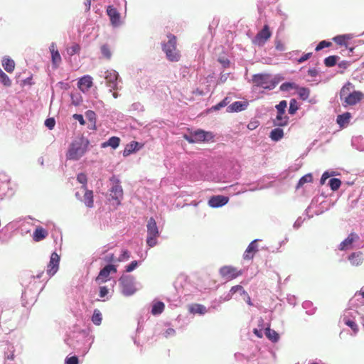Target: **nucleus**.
<instances>
[{
	"instance_id": "f257e3e1",
	"label": "nucleus",
	"mask_w": 364,
	"mask_h": 364,
	"mask_svg": "<svg viewBox=\"0 0 364 364\" xmlns=\"http://www.w3.org/2000/svg\"><path fill=\"white\" fill-rule=\"evenodd\" d=\"M353 85L348 82L340 90V99L344 106L355 105L364 98V94L360 91L353 90Z\"/></svg>"
},
{
	"instance_id": "f03ea898",
	"label": "nucleus",
	"mask_w": 364,
	"mask_h": 364,
	"mask_svg": "<svg viewBox=\"0 0 364 364\" xmlns=\"http://www.w3.org/2000/svg\"><path fill=\"white\" fill-rule=\"evenodd\" d=\"M89 144V140L85 137H80L75 139L70 144L67 151V159L73 161L80 159L86 153Z\"/></svg>"
},
{
	"instance_id": "7ed1b4c3",
	"label": "nucleus",
	"mask_w": 364,
	"mask_h": 364,
	"mask_svg": "<svg viewBox=\"0 0 364 364\" xmlns=\"http://www.w3.org/2000/svg\"><path fill=\"white\" fill-rule=\"evenodd\" d=\"M168 41L161 44L162 50L165 53L166 58L171 62L180 60L181 55L177 49V38L171 33L167 34Z\"/></svg>"
},
{
	"instance_id": "20e7f679",
	"label": "nucleus",
	"mask_w": 364,
	"mask_h": 364,
	"mask_svg": "<svg viewBox=\"0 0 364 364\" xmlns=\"http://www.w3.org/2000/svg\"><path fill=\"white\" fill-rule=\"evenodd\" d=\"M75 198L82 202L87 208H92L94 206L93 191L88 190L87 187L80 186L75 193Z\"/></svg>"
},
{
	"instance_id": "39448f33",
	"label": "nucleus",
	"mask_w": 364,
	"mask_h": 364,
	"mask_svg": "<svg viewBox=\"0 0 364 364\" xmlns=\"http://www.w3.org/2000/svg\"><path fill=\"white\" fill-rule=\"evenodd\" d=\"M147 238L146 244L153 247L157 244V238L159 236V229L155 220L151 218L147 223Z\"/></svg>"
},
{
	"instance_id": "423d86ee",
	"label": "nucleus",
	"mask_w": 364,
	"mask_h": 364,
	"mask_svg": "<svg viewBox=\"0 0 364 364\" xmlns=\"http://www.w3.org/2000/svg\"><path fill=\"white\" fill-rule=\"evenodd\" d=\"M252 82L257 87H260L267 90H272L276 84L271 80V77L267 74H257L252 77Z\"/></svg>"
},
{
	"instance_id": "0eeeda50",
	"label": "nucleus",
	"mask_w": 364,
	"mask_h": 364,
	"mask_svg": "<svg viewBox=\"0 0 364 364\" xmlns=\"http://www.w3.org/2000/svg\"><path fill=\"white\" fill-rule=\"evenodd\" d=\"M110 181L112 183V186L110 188V196L112 199L116 200L117 205H119L124 198V191L120 185V181L114 176H112Z\"/></svg>"
},
{
	"instance_id": "6e6552de",
	"label": "nucleus",
	"mask_w": 364,
	"mask_h": 364,
	"mask_svg": "<svg viewBox=\"0 0 364 364\" xmlns=\"http://www.w3.org/2000/svg\"><path fill=\"white\" fill-rule=\"evenodd\" d=\"M220 275L222 278L227 281H231L236 279L237 277L242 274V271L237 269V268L230 266L225 265L219 269Z\"/></svg>"
},
{
	"instance_id": "1a4fd4ad",
	"label": "nucleus",
	"mask_w": 364,
	"mask_h": 364,
	"mask_svg": "<svg viewBox=\"0 0 364 364\" xmlns=\"http://www.w3.org/2000/svg\"><path fill=\"white\" fill-rule=\"evenodd\" d=\"M122 287V291L126 296H130L135 293L136 288L134 287V278L130 276H123L119 279Z\"/></svg>"
},
{
	"instance_id": "9d476101",
	"label": "nucleus",
	"mask_w": 364,
	"mask_h": 364,
	"mask_svg": "<svg viewBox=\"0 0 364 364\" xmlns=\"http://www.w3.org/2000/svg\"><path fill=\"white\" fill-rule=\"evenodd\" d=\"M118 77V73L114 70H109L105 72V83L110 88V91L117 89Z\"/></svg>"
},
{
	"instance_id": "9b49d317",
	"label": "nucleus",
	"mask_w": 364,
	"mask_h": 364,
	"mask_svg": "<svg viewBox=\"0 0 364 364\" xmlns=\"http://www.w3.org/2000/svg\"><path fill=\"white\" fill-rule=\"evenodd\" d=\"M272 33L268 25H264L263 28L256 35L253 42L258 46H263L271 37Z\"/></svg>"
},
{
	"instance_id": "f8f14e48",
	"label": "nucleus",
	"mask_w": 364,
	"mask_h": 364,
	"mask_svg": "<svg viewBox=\"0 0 364 364\" xmlns=\"http://www.w3.org/2000/svg\"><path fill=\"white\" fill-rule=\"evenodd\" d=\"M60 257L56 252H53L50 262L47 266V273L49 276H53L58 270Z\"/></svg>"
},
{
	"instance_id": "ddd939ff",
	"label": "nucleus",
	"mask_w": 364,
	"mask_h": 364,
	"mask_svg": "<svg viewBox=\"0 0 364 364\" xmlns=\"http://www.w3.org/2000/svg\"><path fill=\"white\" fill-rule=\"evenodd\" d=\"M107 14L109 17L111 24L114 27H117L121 24V16L118 11L112 6H108L107 8Z\"/></svg>"
},
{
	"instance_id": "4468645a",
	"label": "nucleus",
	"mask_w": 364,
	"mask_h": 364,
	"mask_svg": "<svg viewBox=\"0 0 364 364\" xmlns=\"http://www.w3.org/2000/svg\"><path fill=\"white\" fill-rule=\"evenodd\" d=\"M195 141L198 142H208L213 139L214 135L210 132H205L202 129H198L193 132Z\"/></svg>"
},
{
	"instance_id": "2eb2a0df",
	"label": "nucleus",
	"mask_w": 364,
	"mask_h": 364,
	"mask_svg": "<svg viewBox=\"0 0 364 364\" xmlns=\"http://www.w3.org/2000/svg\"><path fill=\"white\" fill-rule=\"evenodd\" d=\"M257 241V240H255L250 243L243 255V259L245 260L252 259L255 253L258 252Z\"/></svg>"
},
{
	"instance_id": "dca6fc26",
	"label": "nucleus",
	"mask_w": 364,
	"mask_h": 364,
	"mask_svg": "<svg viewBox=\"0 0 364 364\" xmlns=\"http://www.w3.org/2000/svg\"><path fill=\"white\" fill-rule=\"evenodd\" d=\"M111 272H116V267L112 264H108L105 266L103 269L100 270L96 280L100 281L101 282H105L107 280V278Z\"/></svg>"
},
{
	"instance_id": "f3484780",
	"label": "nucleus",
	"mask_w": 364,
	"mask_h": 364,
	"mask_svg": "<svg viewBox=\"0 0 364 364\" xmlns=\"http://www.w3.org/2000/svg\"><path fill=\"white\" fill-rule=\"evenodd\" d=\"M229 201V198L223 196H215L211 197L208 200L210 207L218 208L225 205Z\"/></svg>"
},
{
	"instance_id": "a211bd4d",
	"label": "nucleus",
	"mask_w": 364,
	"mask_h": 364,
	"mask_svg": "<svg viewBox=\"0 0 364 364\" xmlns=\"http://www.w3.org/2000/svg\"><path fill=\"white\" fill-rule=\"evenodd\" d=\"M77 86L82 92H87L92 86V78L90 75L81 77L77 82Z\"/></svg>"
},
{
	"instance_id": "6ab92c4d",
	"label": "nucleus",
	"mask_w": 364,
	"mask_h": 364,
	"mask_svg": "<svg viewBox=\"0 0 364 364\" xmlns=\"http://www.w3.org/2000/svg\"><path fill=\"white\" fill-rule=\"evenodd\" d=\"M49 48L51 53L52 63L55 68H58L62 60L60 55L57 50L56 44L55 43H52Z\"/></svg>"
},
{
	"instance_id": "aec40b11",
	"label": "nucleus",
	"mask_w": 364,
	"mask_h": 364,
	"mask_svg": "<svg viewBox=\"0 0 364 364\" xmlns=\"http://www.w3.org/2000/svg\"><path fill=\"white\" fill-rule=\"evenodd\" d=\"M348 260L353 266H359L364 261L363 254L362 252H353L348 256Z\"/></svg>"
},
{
	"instance_id": "412c9836",
	"label": "nucleus",
	"mask_w": 364,
	"mask_h": 364,
	"mask_svg": "<svg viewBox=\"0 0 364 364\" xmlns=\"http://www.w3.org/2000/svg\"><path fill=\"white\" fill-rule=\"evenodd\" d=\"M48 235V232L43 228L38 226L36 228L33 234V240L35 242H40L46 239Z\"/></svg>"
},
{
	"instance_id": "4be33fe9",
	"label": "nucleus",
	"mask_w": 364,
	"mask_h": 364,
	"mask_svg": "<svg viewBox=\"0 0 364 364\" xmlns=\"http://www.w3.org/2000/svg\"><path fill=\"white\" fill-rule=\"evenodd\" d=\"M289 117L285 112H277L276 118L274 119V125L277 127H284L288 124Z\"/></svg>"
},
{
	"instance_id": "5701e85b",
	"label": "nucleus",
	"mask_w": 364,
	"mask_h": 364,
	"mask_svg": "<svg viewBox=\"0 0 364 364\" xmlns=\"http://www.w3.org/2000/svg\"><path fill=\"white\" fill-rule=\"evenodd\" d=\"M355 238H358V235L353 232L350 233L346 240H344L343 242L340 243L339 250H345L348 249L351 246Z\"/></svg>"
},
{
	"instance_id": "b1692460",
	"label": "nucleus",
	"mask_w": 364,
	"mask_h": 364,
	"mask_svg": "<svg viewBox=\"0 0 364 364\" xmlns=\"http://www.w3.org/2000/svg\"><path fill=\"white\" fill-rule=\"evenodd\" d=\"M141 147V146L139 144L137 141H132L129 144L127 145L125 147L124 151H123V156H127L132 153L134 152L135 151L139 149Z\"/></svg>"
},
{
	"instance_id": "393cba45",
	"label": "nucleus",
	"mask_w": 364,
	"mask_h": 364,
	"mask_svg": "<svg viewBox=\"0 0 364 364\" xmlns=\"http://www.w3.org/2000/svg\"><path fill=\"white\" fill-rule=\"evenodd\" d=\"M350 118V113L345 112L342 114L338 115L336 122L339 124L340 127H345L347 124H348Z\"/></svg>"
},
{
	"instance_id": "a878e982",
	"label": "nucleus",
	"mask_w": 364,
	"mask_h": 364,
	"mask_svg": "<svg viewBox=\"0 0 364 364\" xmlns=\"http://www.w3.org/2000/svg\"><path fill=\"white\" fill-rule=\"evenodd\" d=\"M2 66L6 72L12 73L15 68V63L11 58L5 57L2 60Z\"/></svg>"
},
{
	"instance_id": "bb28decb",
	"label": "nucleus",
	"mask_w": 364,
	"mask_h": 364,
	"mask_svg": "<svg viewBox=\"0 0 364 364\" xmlns=\"http://www.w3.org/2000/svg\"><path fill=\"white\" fill-rule=\"evenodd\" d=\"M245 106L246 105L243 102L237 101L228 106L227 110L228 112H237L244 110L245 109Z\"/></svg>"
},
{
	"instance_id": "cd10ccee",
	"label": "nucleus",
	"mask_w": 364,
	"mask_h": 364,
	"mask_svg": "<svg viewBox=\"0 0 364 364\" xmlns=\"http://www.w3.org/2000/svg\"><path fill=\"white\" fill-rule=\"evenodd\" d=\"M120 143V139L117 136H112L108 141H105L102 144V147L105 148L107 146H110L112 149H116L119 146Z\"/></svg>"
},
{
	"instance_id": "c85d7f7f",
	"label": "nucleus",
	"mask_w": 364,
	"mask_h": 364,
	"mask_svg": "<svg viewBox=\"0 0 364 364\" xmlns=\"http://www.w3.org/2000/svg\"><path fill=\"white\" fill-rule=\"evenodd\" d=\"M265 336L274 343L277 342L279 339V334L274 330L269 327L265 329Z\"/></svg>"
},
{
	"instance_id": "c756f323",
	"label": "nucleus",
	"mask_w": 364,
	"mask_h": 364,
	"mask_svg": "<svg viewBox=\"0 0 364 364\" xmlns=\"http://www.w3.org/2000/svg\"><path fill=\"white\" fill-rule=\"evenodd\" d=\"M269 136L273 141H277L280 140L282 138H283L284 132L280 128H275L272 130V132H270Z\"/></svg>"
},
{
	"instance_id": "7c9ffc66",
	"label": "nucleus",
	"mask_w": 364,
	"mask_h": 364,
	"mask_svg": "<svg viewBox=\"0 0 364 364\" xmlns=\"http://www.w3.org/2000/svg\"><path fill=\"white\" fill-rule=\"evenodd\" d=\"M164 308H165L164 304L161 301H158L153 305L152 309H151V314L154 315L160 314L164 311Z\"/></svg>"
},
{
	"instance_id": "2f4dec72",
	"label": "nucleus",
	"mask_w": 364,
	"mask_h": 364,
	"mask_svg": "<svg viewBox=\"0 0 364 364\" xmlns=\"http://www.w3.org/2000/svg\"><path fill=\"white\" fill-rule=\"evenodd\" d=\"M296 89H297V93L302 100H306L309 98L310 95V90L309 88L303 87H299L297 86Z\"/></svg>"
},
{
	"instance_id": "473e14b6",
	"label": "nucleus",
	"mask_w": 364,
	"mask_h": 364,
	"mask_svg": "<svg viewBox=\"0 0 364 364\" xmlns=\"http://www.w3.org/2000/svg\"><path fill=\"white\" fill-rule=\"evenodd\" d=\"M102 316L99 309H95L92 316V321L94 324L97 326H100L102 323Z\"/></svg>"
},
{
	"instance_id": "72a5a7b5",
	"label": "nucleus",
	"mask_w": 364,
	"mask_h": 364,
	"mask_svg": "<svg viewBox=\"0 0 364 364\" xmlns=\"http://www.w3.org/2000/svg\"><path fill=\"white\" fill-rule=\"evenodd\" d=\"M338 59L339 57L337 55L328 56L324 59V64L326 67H333L336 64Z\"/></svg>"
},
{
	"instance_id": "f704fd0d",
	"label": "nucleus",
	"mask_w": 364,
	"mask_h": 364,
	"mask_svg": "<svg viewBox=\"0 0 364 364\" xmlns=\"http://www.w3.org/2000/svg\"><path fill=\"white\" fill-rule=\"evenodd\" d=\"M350 39V36L348 35H340L333 38V41L340 46H346V41Z\"/></svg>"
},
{
	"instance_id": "c9c22d12",
	"label": "nucleus",
	"mask_w": 364,
	"mask_h": 364,
	"mask_svg": "<svg viewBox=\"0 0 364 364\" xmlns=\"http://www.w3.org/2000/svg\"><path fill=\"white\" fill-rule=\"evenodd\" d=\"M0 82L6 87H10L11 85V80L1 69H0Z\"/></svg>"
},
{
	"instance_id": "e433bc0d",
	"label": "nucleus",
	"mask_w": 364,
	"mask_h": 364,
	"mask_svg": "<svg viewBox=\"0 0 364 364\" xmlns=\"http://www.w3.org/2000/svg\"><path fill=\"white\" fill-rule=\"evenodd\" d=\"M101 53L104 58L109 60L112 57V52L109 46L107 44L102 45L100 48Z\"/></svg>"
},
{
	"instance_id": "4c0bfd02",
	"label": "nucleus",
	"mask_w": 364,
	"mask_h": 364,
	"mask_svg": "<svg viewBox=\"0 0 364 364\" xmlns=\"http://www.w3.org/2000/svg\"><path fill=\"white\" fill-rule=\"evenodd\" d=\"M313 177L311 173L306 174L299 179L297 184V188L301 187L306 183H311Z\"/></svg>"
},
{
	"instance_id": "58836bf2",
	"label": "nucleus",
	"mask_w": 364,
	"mask_h": 364,
	"mask_svg": "<svg viewBox=\"0 0 364 364\" xmlns=\"http://www.w3.org/2000/svg\"><path fill=\"white\" fill-rule=\"evenodd\" d=\"M237 291H240L242 294H247V292L241 285H235L230 289L228 297L231 298Z\"/></svg>"
},
{
	"instance_id": "ea45409f",
	"label": "nucleus",
	"mask_w": 364,
	"mask_h": 364,
	"mask_svg": "<svg viewBox=\"0 0 364 364\" xmlns=\"http://www.w3.org/2000/svg\"><path fill=\"white\" fill-rule=\"evenodd\" d=\"M341 185V181L339 178H333L329 181V186L332 191H337Z\"/></svg>"
},
{
	"instance_id": "a19ab883",
	"label": "nucleus",
	"mask_w": 364,
	"mask_h": 364,
	"mask_svg": "<svg viewBox=\"0 0 364 364\" xmlns=\"http://www.w3.org/2000/svg\"><path fill=\"white\" fill-rule=\"evenodd\" d=\"M343 322L346 326H349L355 333H356L358 331V325L355 321H351L349 318H344Z\"/></svg>"
},
{
	"instance_id": "79ce46f5",
	"label": "nucleus",
	"mask_w": 364,
	"mask_h": 364,
	"mask_svg": "<svg viewBox=\"0 0 364 364\" xmlns=\"http://www.w3.org/2000/svg\"><path fill=\"white\" fill-rule=\"evenodd\" d=\"M298 109L297 101L295 99H291L289 103V113L290 114H294Z\"/></svg>"
},
{
	"instance_id": "37998d69",
	"label": "nucleus",
	"mask_w": 364,
	"mask_h": 364,
	"mask_svg": "<svg viewBox=\"0 0 364 364\" xmlns=\"http://www.w3.org/2000/svg\"><path fill=\"white\" fill-rule=\"evenodd\" d=\"M80 46L77 43H74L70 48H68L67 49V52H68V55H73L75 54H77L80 52Z\"/></svg>"
},
{
	"instance_id": "c03bdc74",
	"label": "nucleus",
	"mask_w": 364,
	"mask_h": 364,
	"mask_svg": "<svg viewBox=\"0 0 364 364\" xmlns=\"http://www.w3.org/2000/svg\"><path fill=\"white\" fill-rule=\"evenodd\" d=\"M77 181L82 184L81 186L87 187V178L86 174L80 173L77 176Z\"/></svg>"
},
{
	"instance_id": "a18cd8bd",
	"label": "nucleus",
	"mask_w": 364,
	"mask_h": 364,
	"mask_svg": "<svg viewBox=\"0 0 364 364\" xmlns=\"http://www.w3.org/2000/svg\"><path fill=\"white\" fill-rule=\"evenodd\" d=\"M297 85L291 82H284L281 85L280 90L282 91H289L290 89L296 88Z\"/></svg>"
},
{
	"instance_id": "49530a36",
	"label": "nucleus",
	"mask_w": 364,
	"mask_h": 364,
	"mask_svg": "<svg viewBox=\"0 0 364 364\" xmlns=\"http://www.w3.org/2000/svg\"><path fill=\"white\" fill-rule=\"evenodd\" d=\"M229 102L230 100H228V97H225L221 102L215 105L213 108L215 110H219L220 108L227 106L229 104Z\"/></svg>"
},
{
	"instance_id": "de8ad7c7",
	"label": "nucleus",
	"mask_w": 364,
	"mask_h": 364,
	"mask_svg": "<svg viewBox=\"0 0 364 364\" xmlns=\"http://www.w3.org/2000/svg\"><path fill=\"white\" fill-rule=\"evenodd\" d=\"M287 103L286 100H282L277 105H276V109L277 112H285V109L287 108Z\"/></svg>"
},
{
	"instance_id": "09e8293b",
	"label": "nucleus",
	"mask_w": 364,
	"mask_h": 364,
	"mask_svg": "<svg viewBox=\"0 0 364 364\" xmlns=\"http://www.w3.org/2000/svg\"><path fill=\"white\" fill-rule=\"evenodd\" d=\"M332 43L331 42L322 41L316 46V50L319 51L324 48L330 47Z\"/></svg>"
},
{
	"instance_id": "8fccbe9b",
	"label": "nucleus",
	"mask_w": 364,
	"mask_h": 364,
	"mask_svg": "<svg viewBox=\"0 0 364 364\" xmlns=\"http://www.w3.org/2000/svg\"><path fill=\"white\" fill-rule=\"evenodd\" d=\"M130 257V254H129V252L127 250H124L122 251V253L121 254V255L119 257L117 261L118 262H123V261H125V260H128Z\"/></svg>"
},
{
	"instance_id": "3c124183",
	"label": "nucleus",
	"mask_w": 364,
	"mask_h": 364,
	"mask_svg": "<svg viewBox=\"0 0 364 364\" xmlns=\"http://www.w3.org/2000/svg\"><path fill=\"white\" fill-rule=\"evenodd\" d=\"M55 122L53 118H48L45 121V125L49 129H53L55 127Z\"/></svg>"
},
{
	"instance_id": "603ef678",
	"label": "nucleus",
	"mask_w": 364,
	"mask_h": 364,
	"mask_svg": "<svg viewBox=\"0 0 364 364\" xmlns=\"http://www.w3.org/2000/svg\"><path fill=\"white\" fill-rule=\"evenodd\" d=\"M193 312L199 313V314H204L205 312V307L200 304H196L195 308H193L191 310Z\"/></svg>"
},
{
	"instance_id": "864d4df0",
	"label": "nucleus",
	"mask_w": 364,
	"mask_h": 364,
	"mask_svg": "<svg viewBox=\"0 0 364 364\" xmlns=\"http://www.w3.org/2000/svg\"><path fill=\"white\" fill-rule=\"evenodd\" d=\"M137 261H132L128 266H127L126 271L127 272L133 271L137 267Z\"/></svg>"
},
{
	"instance_id": "5fc2aeb1",
	"label": "nucleus",
	"mask_w": 364,
	"mask_h": 364,
	"mask_svg": "<svg viewBox=\"0 0 364 364\" xmlns=\"http://www.w3.org/2000/svg\"><path fill=\"white\" fill-rule=\"evenodd\" d=\"M183 137L190 144L196 143L193 133H192L191 135L184 134Z\"/></svg>"
},
{
	"instance_id": "6e6d98bb",
	"label": "nucleus",
	"mask_w": 364,
	"mask_h": 364,
	"mask_svg": "<svg viewBox=\"0 0 364 364\" xmlns=\"http://www.w3.org/2000/svg\"><path fill=\"white\" fill-rule=\"evenodd\" d=\"M73 117L77 120L81 125H84L85 124V121L84 120L83 116L79 114H73Z\"/></svg>"
},
{
	"instance_id": "4d7b16f0",
	"label": "nucleus",
	"mask_w": 364,
	"mask_h": 364,
	"mask_svg": "<svg viewBox=\"0 0 364 364\" xmlns=\"http://www.w3.org/2000/svg\"><path fill=\"white\" fill-rule=\"evenodd\" d=\"M66 364H78V358L77 356H72L66 359Z\"/></svg>"
},
{
	"instance_id": "13d9d810",
	"label": "nucleus",
	"mask_w": 364,
	"mask_h": 364,
	"mask_svg": "<svg viewBox=\"0 0 364 364\" xmlns=\"http://www.w3.org/2000/svg\"><path fill=\"white\" fill-rule=\"evenodd\" d=\"M108 294V289L106 287H101L100 289V296L105 297Z\"/></svg>"
},
{
	"instance_id": "bf43d9fd",
	"label": "nucleus",
	"mask_w": 364,
	"mask_h": 364,
	"mask_svg": "<svg viewBox=\"0 0 364 364\" xmlns=\"http://www.w3.org/2000/svg\"><path fill=\"white\" fill-rule=\"evenodd\" d=\"M312 53H306L304 54V55H302L299 60H298V62L299 63H301L306 60H307L311 56Z\"/></svg>"
},
{
	"instance_id": "052dcab7",
	"label": "nucleus",
	"mask_w": 364,
	"mask_h": 364,
	"mask_svg": "<svg viewBox=\"0 0 364 364\" xmlns=\"http://www.w3.org/2000/svg\"><path fill=\"white\" fill-rule=\"evenodd\" d=\"M331 176L330 173L328 171H326L323 173L321 178V184H324L326 181Z\"/></svg>"
},
{
	"instance_id": "680f3d73",
	"label": "nucleus",
	"mask_w": 364,
	"mask_h": 364,
	"mask_svg": "<svg viewBox=\"0 0 364 364\" xmlns=\"http://www.w3.org/2000/svg\"><path fill=\"white\" fill-rule=\"evenodd\" d=\"M253 333L255 335H256L258 338H262V333L260 330H258L257 328H255L253 330Z\"/></svg>"
},
{
	"instance_id": "e2e57ef3",
	"label": "nucleus",
	"mask_w": 364,
	"mask_h": 364,
	"mask_svg": "<svg viewBox=\"0 0 364 364\" xmlns=\"http://www.w3.org/2000/svg\"><path fill=\"white\" fill-rule=\"evenodd\" d=\"M243 295H244V296H245V297L246 302H247L249 305L252 306V301H251L250 296L248 295V294L247 293V294H243Z\"/></svg>"
},
{
	"instance_id": "0e129e2a",
	"label": "nucleus",
	"mask_w": 364,
	"mask_h": 364,
	"mask_svg": "<svg viewBox=\"0 0 364 364\" xmlns=\"http://www.w3.org/2000/svg\"><path fill=\"white\" fill-rule=\"evenodd\" d=\"M166 336L173 335L175 333V330L173 328H168L166 331Z\"/></svg>"
},
{
	"instance_id": "69168bd1",
	"label": "nucleus",
	"mask_w": 364,
	"mask_h": 364,
	"mask_svg": "<svg viewBox=\"0 0 364 364\" xmlns=\"http://www.w3.org/2000/svg\"><path fill=\"white\" fill-rule=\"evenodd\" d=\"M85 4L86 6V9L90 10L91 6V0H85Z\"/></svg>"
},
{
	"instance_id": "338daca9",
	"label": "nucleus",
	"mask_w": 364,
	"mask_h": 364,
	"mask_svg": "<svg viewBox=\"0 0 364 364\" xmlns=\"http://www.w3.org/2000/svg\"><path fill=\"white\" fill-rule=\"evenodd\" d=\"M308 73H309V74L311 76H315V75H316V70H311V69H310V70H309Z\"/></svg>"
},
{
	"instance_id": "774afa93",
	"label": "nucleus",
	"mask_w": 364,
	"mask_h": 364,
	"mask_svg": "<svg viewBox=\"0 0 364 364\" xmlns=\"http://www.w3.org/2000/svg\"><path fill=\"white\" fill-rule=\"evenodd\" d=\"M107 261L112 262L114 261V255L112 254L109 256H107Z\"/></svg>"
}]
</instances>
